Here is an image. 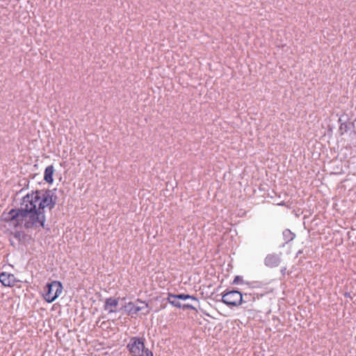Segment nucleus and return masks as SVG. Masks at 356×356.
Here are the masks:
<instances>
[{
  "mask_svg": "<svg viewBox=\"0 0 356 356\" xmlns=\"http://www.w3.org/2000/svg\"><path fill=\"white\" fill-rule=\"evenodd\" d=\"M56 198L49 190L27 194L23 197L19 209H11L9 212L3 213L1 219L13 227H43L45 222L44 209H53Z\"/></svg>",
  "mask_w": 356,
  "mask_h": 356,
  "instance_id": "nucleus-1",
  "label": "nucleus"
},
{
  "mask_svg": "<svg viewBox=\"0 0 356 356\" xmlns=\"http://www.w3.org/2000/svg\"><path fill=\"white\" fill-rule=\"evenodd\" d=\"M124 309L129 315L136 314L138 312L147 315L150 312L148 304L138 299L134 302H129L126 304L124 306Z\"/></svg>",
  "mask_w": 356,
  "mask_h": 356,
  "instance_id": "nucleus-2",
  "label": "nucleus"
},
{
  "mask_svg": "<svg viewBox=\"0 0 356 356\" xmlns=\"http://www.w3.org/2000/svg\"><path fill=\"white\" fill-rule=\"evenodd\" d=\"M118 305V300L113 298H110L106 300L104 305V310L108 313H113L116 312V307Z\"/></svg>",
  "mask_w": 356,
  "mask_h": 356,
  "instance_id": "nucleus-9",
  "label": "nucleus"
},
{
  "mask_svg": "<svg viewBox=\"0 0 356 356\" xmlns=\"http://www.w3.org/2000/svg\"><path fill=\"white\" fill-rule=\"evenodd\" d=\"M282 254L270 253L267 254L264 259V264L268 268L277 267L282 261Z\"/></svg>",
  "mask_w": 356,
  "mask_h": 356,
  "instance_id": "nucleus-6",
  "label": "nucleus"
},
{
  "mask_svg": "<svg viewBox=\"0 0 356 356\" xmlns=\"http://www.w3.org/2000/svg\"><path fill=\"white\" fill-rule=\"evenodd\" d=\"M127 348L133 356H140L142 355L145 344L143 339L132 337L127 344Z\"/></svg>",
  "mask_w": 356,
  "mask_h": 356,
  "instance_id": "nucleus-5",
  "label": "nucleus"
},
{
  "mask_svg": "<svg viewBox=\"0 0 356 356\" xmlns=\"http://www.w3.org/2000/svg\"><path fill=\"white\" fill-rule=\"evenodd\" d=\"M140 356H153V353L149 349L144 348V350H143L142 355Z\"/></svg>",
  "mask_w": 356,
  "mask_h": 356,
  "instance_id": "nucleus-13",
  "label": "nucleus"
},
{
  "mask_svg": "<svg viewBox=\"0 0 356 356\" xmlns=\"http://www.w3.org/2000/svg\"><path fill=\"white\" fill-rule=\"evenodd\" d=\"M176 297L179 300H188V299H191V300H195L197 301V298H195L194 296H190V295H186V294H179V295H175Z\"/></svg>",
  "mask_w": 356,
  "mask_h": 356,
  "instance_id": "nucleus-12",
  "label": "nucleus"
},
{
  "mask_svg": "<svg viewBox=\"0 0 356 356\" xmlns=\"http://www.w3.org/2000/svg\"><path fill=\"white\" fill-rule=\"evenodd\" d=\"M168 302L172 304V305L178 307V308H183V309H195V308L191 305H182L180 302V300L176 297L175 295L169 294L168 297Z\"/></svg>",
  "mask_w": 356,
  "mask_h": 356,
  "instance_id": "nucleus-8",
  "label": "nucleus"
},
{
  "mask_svg": "<svg viewBox=\"0 0 356 356\" xmlns=\"http://www.w3.org/2000/svg\"><path fill=\"white\" fill-rule=\"evenodd\" d=\"M46 289L44 298L48 302H54L63 291V286L58 281H53L47 284Z\"/></svg>",
  "mask_w": 356,
  "mask_h": 356,
  "instance_id": "nucleus-3",
  "label": "nucleus"
},
{
  "mask_svg": "<svg viewBox=\"0 0 356 356\" xmlns=\"http://www.w3.org/2000/svg\"><path fill=\"white\" fill-rule=\"evenodd\" d=\"M0 282L5 286H12L15 285L16 279L14 275L3 272L0 274Z\"/></svg>",
  "mask_w": 356,
  "mask_h": 356,
  "instance_id": "nucleus-7",
  "label": "nucleus"
},
{
  "mask_svg": "<svg viewBox=\"0 0 356 356\" xmlns=\"http://www.w3.org/2000/svg\"><path fill=\"white\" fill-rule=\"evenodd\" d=\"M243 301V296L238 291H227L222 297V302L229 306H238Z\"/></svg>",
  "mask_w": 356,
  "mask_h": 356,
  "instance_id": "nucleus-4",
  "label": "nucleus"
},
{
  "mask_svg": "<svg viewBox=\"0 0 356 356\" xmlns=\"http://www.w3.org/2000/svg\"><path fill=\"white\" fill-rule=\"evenodd\" d=\"M54 172V168L53 165H49L46 168L44 171V179L49 184L53 182V175Z\"/></svg>",
  "mask_w": 356,
  "mask_h": 356,
  "instance_id": "nucleus-10",
  "label": "nucleus"
},
{
  "mask_svg": "<svg viewBox=\"0 0 356 356\" xmlns=\"http://www.w3.org/2000/svg\"><path fill=\"white\" fill-rule=\"evenodd\" d=\"M283 235H284V236L285 238V240L286 241H291L295 237V234L293 233H292L289 229L284 230L283 232Z\"/></svg>",
  "mask_w": 356,
  "mask_h": 356,
  "instance_id": "nucleus-11",
  "label": "nucleus"
}]
</instances>
